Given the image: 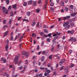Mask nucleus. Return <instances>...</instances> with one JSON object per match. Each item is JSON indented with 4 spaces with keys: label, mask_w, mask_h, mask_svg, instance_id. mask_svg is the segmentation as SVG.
Returning a JSON list of instances; mask_svg holds the SVG:
<instances>
[{
    "label": "nucleus",
    "mask_w": 77,
    "mask_h": 77,
    "mask_svg": "<svg viewBox=\"0 0 77 77\" xmlns=\"http://www.w3.org/2000/svg\"><path fill=\"white\" fill-rule=\"evenodd\" d=\"M77 41V39L75 38L74 39V37H72L69 39V41H72V44H73L74 42H75Z\"/></svg>",
    "instance_id": "obj_1"
},
{
    "label": "nucleus",
    "mask_w": 77,
    "mask_h": 77,
    "mask_svg": "<svg viewBox=\"0 0 77 77\" xmlns=\"http://www.w3.org/2000/svg\"><path fill=\"white\" fill-rule=\"evenodd\" d=\"M18 58H19L17 55H16L15 56V57L14 58V60L13 61L15 63V64H17L18 63Z\"/></svg>",
    "instance_id": "obj_2"
},
{
    "label": "nucleus",
    "mask_w": 77,
    "mask_h": 77,
    "mask_svg": "<svg viewBox=\"0 0 77 77\" xmlns=\"http://www.w3.org/2000/svg\"><path fill=\"white\" fill-rule=\"evenodd\" d=\"M51 72V71L50 70H48V68L47 67L45 68V72L47 73V74H49V73H50Z\"/></svg>",
    "instance_id": "obj_3"
},
{
    "label": "nucleus",
    "mask_w": 77,
    "mask_h": 77,
    "mask_svg": "<svg viewBox=\"0 0 77 77\" xmlns=\"http://www.w3.org/2000/svg\"><path fill=\"white\" fill-rule=\"evenodd\" d=\"M67 33H70L71 35H72L74 33V30H69L67 31Z\"/></svg>",
    "instance_id": "obj_4"
},
{
    "label": "nucleus",
    "mask_w": 77,
    "mask_h": 77,
    "mask_svg": "<svg viewBox=\"0 0 77 77\" xmlns=\"http://www.w3.org/2000/svg\"><path fill=\"white\" fill-rule=\"evenodd\" d=\"M2 9L3 10V14H5V12L6 11V9H5V7L4 6L2 7Z\"/></svg>",
    "instance_id": "obj_5"
},
{
    "label": "nucleus",
    "mask_w": 77,
    "mask_h": 77,
    "mask_svg": "<svg viewBox=\"0 0 77 77\" xmlns=\"http://www.w3.org/2000/svg\"><path fill=\"white\" fill-rule=\"evenodd\" d=\"M13 8L14 10H16L17 9V4H15L13 5Z\"/></svg>",
    "instance_id": "obj_6"
},
{
    "label": "nucleus",
    "mask_w": 77,
    "mask_h": 77,
    "mask_svg": "<svg viewBox=\"0 0 77 77\" xmlns=\"http://www.w3.org/2000/svg\"><path fill=\"white\" fill-rule=\"evenodd\" d=\"M77 12L74 13H72L70 14L71 17H75V16L76 15H77Z\"/></svg>",
    "instance_id": "obj_7"
},
{
    "label": "nucleus",
    "mask_w": 77,
    "mask_h": 77,
    "mask_svg": "<svg viewBox=\"0 0 77 77\" xmlns=\"http://www.w3.org/2000/svg\"><path fill=\"white\" fill-rule=\"evenodd\" d=\"M8 34V31H7L5 33H4V36L5 37L6 36H7Z\"/></svg>",
    "instance_id": "obj_8"
},
{
    "label": "nucleus",
    "mask_w": 77,
    "mask_h": 77,
    "mask_svg": "<svg viewBox=\"0 0 77 77\" xmlns=\"http://www.w3.org/2000/svg\"><path fill=\"white\" fill-rule=\"evenodd\" d=\"M68 25H69V24L68 22H64L63 23V27H66V26H67Z\"/></svg>",
    "instance_id": "obj_9"
},
{
    "label": "nucleus",
    "mask_w": 77,
    "mask_h": 77,
    "mask_svg": "<svg viewBox=\"0 0 77 77\" xmlns=\"http://www.w3.org/2000/svg\"><path fill=\"white\" fill-rule=\"evenodd\" d=\"M69 27H70V25H68L66 26L65 28V29H66V30H68Z\"/></svg>",
    "instance_id": "obj_10"
},
{
    "label": "nucleus",
    "mask_w": 77,
    "mask_h": 77,
    "mask_svg": "<svg viewBox=\"0 0 77 77\" xmlns=\"http://www.w3.org/2000/svg\"><path fill=\"white\" fill-rule=\"evenodd\" d=\"M8 48H9V45H7L5 46V51H8Z\"/></svg>",
    "instance_id": "obj_11"
},
{
    "label": "nucleus",
    "mask_w": 77,
    "mask_h": 77,
    "mask_svg": "<svg viewBox=\"0 0 77 77\" xmlns=\"http://www.w3.org/2000/svg\"><path fill=\"white\" fill-rule=\"evenodd\" d=\"M60 5H62V6H63L64 5H65V3H64V2H63V1H61L60 3Z\"/></svg>",
    "instance_id": "obj_12"
},
{
    "label": "nucleus",
    "mask_w": 77,
    "mask_h": 77,
    "mask_svg": "<svg viewBox=\"0 0 77 77\" xmlns=\"http://www.w3.org/2000/svg\"><path fill=\"white\" fill-rule=\"evenodd\" d=\"M30 15V12L29 11H27L26 13V15L28 17H29Z\"/></svg>",
    "instance_id": "obj_13"
},
{
    "label": "nucleus",
    "mask_w": 77,
    "mask_h": 77,
    "mask_svg": "<svg viewBox=\"0 0 77 77\" xmlns=\"http://www.w3.org/2000/svg\"><path fill=\"white\" fill-rule=\"evenodd\" d=\"M10 20L9 21L8 24L10 25V24H11V23H12V18H11V19H10Z\"/></svg>",
    "instance_id": "obj_14"
},
{
    "label": "nucleus",
    "mask_w": 77,
    "mask_h": 77,
    "mask_svg": "<svg viewBox=\"0 0 77 77\" xmlns=\"http://www.w3.org/2000/svg\"><path fill=\"white\" fill-rule=\"evenodd\" d=\"M9 41L8 39L6 40L5 42V44L7 45H8V44H9Z\"/></svg>",
    "instance_id": "obj_15"
},
{
    "label": "nucleus",
    "mask_w": 77,
    "mask_h": 77,
    "mask_svg": "<svg viewBox=\"0 0 77 77\" xmlns=\"http://www.w3.org/2000/svg\"><path fill=\"white\" fill-rule=\"evenodd\" d=\"M25 55L26 57H29V53H25Z\"/></svg>",
    "instance_id": "obj_16"
},
{
    "label": "nucleus",
    "mask_w": 77,
    "mask_h": 77,
    "mask_svg": "<svg viewBox=\"0 0 77 77\" xmlns=\"http://www.w3.org/2000/svg\"><path fill=\"white\" fill-rule=\"evenodd\" d=\"M44 60V56H42L41 58V61L43 62Z\"/></svg>",
    "instance_id": "obj_17"
},
{
    "label": "nucleus",
    "mask_w": 77,
    "mask_h": 77,
    "mask_svg": "<svg viewBox=\"0 0 77 77\" xmlns=\"http://www.w3.org/2000/svg\"><path fill=\"white\" fill-rule=\"evenodd\" d=\"M68 10H69V8L67 7H66L64 8V11H67Z\"/></svg>",
    "instance_id": "obj_18"
},
{
    "label": "nucleus",
    "mask_w": 77,
    "mask_h": 77,
    "mask_svg": "<svg viewBox=\"0 0 77 77\" xmlns=\"http://www.w3.org/2000/svg\"><path fill=\"white\" fill-rule=\"evenodd\" d=\"M74 66H75L74 64L71 63V66H70V68H73Z\"/></svg>",
    "instance_id": "obj_19"
},
{
    "label": "nucleus",
    "mask_w": 77,
    "mask_h": 77,
    "mask_svg": "<svg viewBox=\"0 0 77 77\" xmlns=\"http://www.w3.org/2000/svg\"><path fill=\"white\" fill-rule=\"evenodd\" d=\"M33 4L34 6H36V1H34L33 2Z\"/></svg>",
    "instance_id": "obj_20"
},
{
    "label": "nucleus",
    "mask_w": 77,
    "mask_h": 77,
    "mask_svg": "<svg viewBox=\"0 0 77 77\" xmlns=\"http://www.w3.org/2000/svg\"><path fill=\"white\" fill-rule=\"evenodd\" d=\"M14 16V13H13V11H12L11 13L10 14V16H11V17H13Z\"/></svg>",
    "instance_id": "obj_21"
},
{
    "label": "nucleus",
    "mask_w": 77,
    "mask_h": 77,
    "mask_svg": "<svg viewBox=\"0 0 77 77\" xmlns=\"http://www.w3.org/2000/svg\"><path fill=\"white\" fill-rule=\"evenodd\" d=\"M33 2V1L32 0L29 1L28 3V5H31V4H32V2Z\"/></svg>",
    "instance_id": "obj_22"
},
{
    "label": "nucleus",
    "mask_w": 77,
    "mask_h": 77,
    "mask_svg": "<svg viewBox=\"0 0 77 77\" xmlns=\"http://www.w3.org/2000/svg\"><path fill=\"white\" fill-rule=\"evenodd\" d=\"M52 48H51V51L53 52L54 50V47L52 45Z\"/></svg>",
    "instance_id": "obj_23"
},
{
    "label": "nucleus",
    "mask_w": 77,
    "mask_h": 77,
    "mask_svg": "<svg viewBox=\"0 0 77 77\" xmlns=\"http://www.w3.org/2000/svg\"><path fill=\"white\" fill-rule=\"evenodd\" d=\"M65 73H68V69L67 68H66L65 70Z\"/></svg>",
    "instance_id": "obj_24"
},
{
    "label": "nucleus",
    "mask_w": 77,
    "mask_h": 77,
    "mask_svg": "<svg viewBox=\"0 0 77 77\" xmlns=\"http://www.w3.org/2000/svg\"><path fill=\"white\" fill-rule=\"evenodd\" d=\"M71 27H74L75 26L74 23L72 22L71 23Z\"/></svg>",
    "instance_id": "obj_25"
},
{
    "label": "nucleus",
    "mask_w": 77,
    "mask_h": 77,
    "mask_svg": "<svg viewBox=\"0 0 77 77\" xmlns=\"http://www.w3.org/2000/svg\"><path fill=\"white\" fill-rule=\"evenodd\" d=\"M70 7L71 9H73V8H74V5H71L70 6Z\"/></svg>",
    "instance_id": "obj_26"
},
{
    "label": "nucleus",
    "mask_w": 77,
    "mask_h": 77,
    "mask_svg": "<svg viewBox=\"0 0 77 77\" xmlns=\"http://www.w3.org/2000/svg\"><path fill=\"white\" fill-rule=\"evenodd\" d=\"M6 3H7V5H8L9 4V0H6Z\"/></svg>",
    "instance_id": "obj_27"
},
{
    "label": "nucleus",
    "mask_w": 77,
    "mask_h": 77,
    "mask_svg": "<svg viewBox=\"0 0 77 77\" xmlns=\"http://www.w3.org/2000/svg\"><path fill=\"white\" fill-rule=\"evenodd\" d=\"M44 31L45 32V33H48V31L46 29H44Z\"/></svg>",
    "instance_id": "obj_28"
},
{
    "label": "nucleus",
    "mask_w": 77,
    "mask_h": 77,
    "mask_svg": "<svg viewBox=\"0 0 77 77\" xmlns=\"http://www.w3.org/2000/svg\"><path fill=\"white\" fill-rule=\"evenodd\" d=\"M65 59H63L61 60V62H62L63 63H65Z\"/></svg>",
    "instance_id": "obj_29"
},
{
    "label": "nucleus",
    "mask_w": 77,
    "mask_h": 77,
    "mask_svg": "<svg viewBox=\"0 0 77 77\" xmlns=\"http://www.w3.org/2000/svg\"><path fill=\"white\" fill-rule=\"evenodd\" d=\"M56 40L53 39L52 40V44H53V45H54V44H55V43H56Z\"/></svg>",
    "instance_id": "obj_30"
},
{
    "label": "nucleus",
    "mask_w": 77,
    "mask_h": 77,
    "mask_svg": "<svg viewBox=\"0 0 77 77\" xmlns=\"http://www.w3.org/2000/svg\"><path fill=\"white\" fill-rule=\"evenodd\" d=\"M51 6H54V2H52L50 4Z\"/></svg>",
    "instance_id": "obj_31"
},
{
    "label": "nucleus",
    "mask_w": 77,
    "mask_h": 77,
    "mask_svg": "<svg viewBox=\"0 0 77 77\" xmlns=\"http://www.w3.org/2000/svg\"><path fill=\"white\" fill-rule=\"evenodd\" d=\"M23 5L24 6H27V2H25L23 4Z\"/></svg>",
    "instance_id": "obj_32"
},
{
    "label": "nucleus",
    "mask_w": 77,
    "mask_h": 77,
    "mask_svg": "<svg viewBox=\"0 0 77 77\" xmlns=\"http://www.w3.org/2000/svg\"><path fill=\"white\" fill-rule=\"evenodd\" d=\"M35 24H36V22H33L31 24V25H32V26H35Z\"/></svg>",
    "instance_id": "obj_33"
},
{
    "label": "nucleus",
    "mask_w": 77,
    "mask_h": 77,
    "mask_svg": "<svg viewBox=\"0 0 77 77\" xmlns=\"http://www.w3.org/2000/svg\"><path fill=\"white\" fill-rule=\"evenodd\" d=\"M59 38V36H56V37H54V40H56L57 39Z\"/></svg>",
    "instance_id": "obj_34"
},
{
    "label": "nucleus",
    "mask_w": 77,
    "mask_h": 77,
    "mask_svg": "<svg viewBox=\"0 0 77 77\" xmlns=\"http://www.w3.org/2000/svg\"><path fill=\"white\" fill-rule=\"evenodd\" d=\"M63 63L62 61H60L59 62V65L61 66L63 64Z\"/></svg>",
    "instance_id": "obj_35"
},
{
    "label": "nucleus",
    "mask_w": 77,
    "mask_h": 77,
    "mask_svg": "<svg viewBox=\"0 0 77 77\" xmlns=\"http://www.w3.org/2000/svg\"><path fill=\"white\" fill-rule=\"evenodd\" d=\"M43 27L44 28H46V29L48 28V26L47 25H44Z\"/></svg>",
    "instance_id": "obj_36"
},
{
    "label": "nucleus",
    "mask_w": 77,
    "mask_h": 77,
    "mask_svg": "<svg viewBox=\"0 0 77 77\" xmlns=\"http://www.w3.org/2000/svg\"><path fill=\"white\" fill-rule=\"evenodd\" d=\"M44 33L43 32H41L39 33V34H40L41 35H43Z\"/></svg>",
    "instance_id": "obj_37"
},
{
    "label": "nucleus",
    "mask_w": 77,
    "mask_h": 77,
    "mask_svg": "<svg viewBox=\"0 0 77 77\" xmlns=\"http://www.w3.org/2000/svg\"><path fill=\"white\" fill-rule=\"evenodd\" d=\"M7 27H8V26L7 25H5L4 26L3 28L4 29H6L7 28Z\"/></svg>",
    "instance_id": "obj_38"
},
{
    "label": "nucleus",
    "mask_w": 77,
    "mask_h": 77,
    "mask_svg": "<svg viewBox=\"0 0 77 77\" xmlns=\"http://www.w3.org/2000/svg\"><path fill=\"white\" fill-rule=\"evenodd\" d=\"M52 55H51L49 57V59H52Z\"/></svg>",
    "instance_id": "obj_39"
},
{
    "label": "nucleus",
    "mask_w": 77,
    "mask_h": 77,
    "mask_svg": "<svg viewBox=\"0 0 77 77\" xmlns=\"http://www.w3.org/2000/svg\"><path fill=\"white\" fill-rule=\"evenodd\" d=\"M47 41L48 42H49L50 41V39L49 38H48L47 39Z\"/></svg>",
    "instance_id": "obj_40"
},
{
    "label": "nucleus",
    "mask_w": 77,
    "mask_h": 77,
    "mask_svg": "<svg viewBox=\"0 0 77 77\" xmlns=\"http://www.w3.org/2000/svg\"><path fill=\"white\" fill-rule=\"evenodd\" d=\"M37 50H39V45H37Z\"/></svg>",
    "instance_id": "obj_41"
},
{
    "label": "nucleus",
    "mask_w": 77,
    "mask_h": 77,
    "mask_svg": "<svg viewBox=\"0 0 77 77\" xmlns=\"http://www.w3.org/2000/svg\"><path fill=\"white\" fill-rule=\"evenodd\" d=\"M25 53L24 52H22L21 53V54L22 55H25Z\"/></svg>",
    "instance_id": "obj_42"
},
{
    "label": "nucleus",
    "mask_w": 77,
    "mask_h": 77,
    "mask_svg": "<svg viewBox=\"0 0 77 77\" xmlns=\"http://www.w3.org/2000/svg\"><path fill=\"white\" fill-rule=\"evenodd\" d=\"M32 63H33V64L34 66H35V63H36V61H35V60L33 61V62Z\"/></svg>",
    "instance_id": "obj_43"
},
{
    "label": "nucleus",
    "mask_w": 77,
    "mask_h": 77,
    "mask_svg": "<svg viewBox=\"0 0 77 77\" xmlns=\"http://www.w3.org/2000/svg\"><path fill=\"white\" fill-rule=\"evenodd\" d=\"M44 68H45L44 67H40V69H41V70H44Z\"/></svg>",
    "instance_id": "obj_44"
},
{
    "label": "nucleus",
    "mask_w": 77,
    "mask_h": 77,
    "mask_svg": "<svg viewBox=\"0 0 77 77\" xmlns=\"http://www.w3.org/2000/svg\"><path fill=\"white\" fill-rule=\"evenodd\" d=\"M47 63V60H45L43 63V65H45Z\"/></svg>",
    "instance_id": "obj_45"
},
{
    "label": "nucleus",
    "mask_w": 77,
    "mask_h": 77,
    "mask_svg": "<svg viewBox=\"0 0 77 77\" xmlns=\"http://www.w3.org/2000/svg\"><path fill=\"white\" fill-rule=\"evenodd\" d=\"M41 65V62H39L38 63V65L39 66H40Z\"/></svg>",
    "instance_id": "obj_46"
},
{
    "label": "nucleus",
    "mask_w": 77,
    "mask_h": 77,
    "mask_svg": "<svg viewBox=\"0 0 77 77\" xmlns=\"http://www.w3.org/2000/svg\"><path fill=\"white\" fill-rule=\"evenodd\" d=\"M72 22V20H69V24L71 23V22Z\"/></svg>",
    "instance_id": "obj_47"
},
{
    "label": "nucleus",
    "mask_w": 77,
    "mask_h": 77,
    "mask_svg": "<svg viewBox=\"0 0 77 77\" xmlns=\"http://www.w3.org/2000/svg\"><path fill=\"white\" fill-rule=\"evenodd\" d=\"M48 67H50V63H48L47 64Z\"/></svg>",
    "instance_id": "obj_48"
},
{
    "label": "nucleus",
    "mask_w": 77,
    "mask_h": 77,
    "mask_svg": "<svg viewBox=\"0 0 77 77\" xmlns=\"http://www.w3.org/2000/svg\"><path fill=\"white\" fill-rule=\"evenodd\" d=\"M63 69V66H62L60 68V71H62Z\"/></svg>",
    "instance_id": "obj_49"
},
{
    "label": "nucleus",
    "mask_w": 77,
    "mask_h": 77,
    "mask_svg": "<svg viewBox=\"0 0 77 77\" xmlns=\"http://www.w3.org/2000/svg\"><path fill=\"white\" fill-rule=\"evenodd\" d=\"M66 17L67 18V19H68V18H69L71 17V16H67Z\"/></svg>",
    "instance_id": "obj_50"
},
{
    "label": "nucleus",
    "mask_w": 77,
    "mask_h": 77,
    "mask_svg": "<svg viewBox=\"0 0 77 77\" xmlns=\"http://www.w3.org/2000/svg\"><path fill=\"white\" fill-rule=\"evenodd\" d=\"M41 2H42V1H41V0H39L38 1V4H40V3H41Z\"/></svg>",
    "instance_id": "obj_51"
},
{
    "label": "nucleus",
    "mask_w": 77,
    "mask_h": 77,
    "mask_svg": "<svg viewBox=\"0 0 77 77\" xmlns=\"http://www.w3.org/2000/svg\"><path fill=\"white\" fill-rule=\"evenodd\" d=\"M21 63V61H20L19 62V63H18V65H20V64Z\"/></svg>",
    "instance_id": "obj_52"
},
{
    "label": "nucleus",
    "mask_w": 77,
    "mask_h": 77,
    "mask_svg": "<svg viewBox=\"0 0 77 77\" xmlns=\"http://www.w3.org/2000/svg\"><path fill=\"white\" fill-rule=\"evenodd\" d=\"M21 17H19L18 19V21H20V20H21Z\"/></svg>",
    "instance_id": "obj_53"
},
{
    "label": "nucleus",
    "mask_w": 77,
    "mask_h": 77,
    "mask_svg": "<svg viewBox=\"0 0 77 77\" xmlns=\"http://www.w3.org/2000/svg\"><path fill=\"white\" fill-rule=\"evenodd\" d=\"M54 25H52L50 27V29H53V27H54Z\"/></svg>",
    "instance_id": "obj_54"
},
{
    "label": "nucleus",
    "mask_w": 77,
    "mask_h": 77,
    "mask_svg": "<svg viewBox=\"0 0 77 77\" xmlns=\"http://www.w3.org/2000/svg\"><path fill=\"white\" fill-rule=\"evenodd\" d=\"M69 1V0H65V3H67Z\"/></svg>",
    "instance_id": "obj_55"
},
{
    "label": "nucleus",
    "mask_w": 77,
    "mask_h": 77,
    "mask_svg": "<svg viewBox=\"0 0 77 77\" xmlns=\"http://www.w3.org/2000/svg\"><path fill=\"white\" fill-rule=\"evenodd\" d=\"M20 35H21V34L20 33L18 34V35H17L18 38H20Z\"/></svg>",
    "instance_id": "obj_56"
},
{
    "label": "nucleus",
    "mask_w": 77,
    "mask_h": 77,
    "mask_svg": "<svg viewBox=\"0 0 77 77\" xmlns=\"http://www.w3.org/2000/svg\"><path fill=\"white\" fill-rule=\"evenodd\" d=\"M56 36H57V34H54L53 35V36L54 37Z\"/></svg>",
    "instance_id": "obj_57"
},
{
    "label": "nucleus",
    "mask_w": 77,
    "mask_h": 77,
    "mask_svg": "<svg viewBox=\"0 0 77 77\" xmlns=\"http://www.w3.org/2000/svg\"><path fill=\"white\" fill-rule=\"evenodd\" d=\"M56 56L57 57V59H60V57H59V56L57 55H56Z\"/></svg>",
    "instance_id": "obj_58"
},
{
    "label": "nucleus",
    "mask_w": 77,
    "mask_h": 77,
    "mask_svg": "<svg viewBox=\"0 0 77 77\" xmlns=\"http://www.w3.org/2000/svg\"><path fill=\"white\" fill-rule=\"evenodd\" d=\"M57 35H58V36H59V35H60V33H59V32H57Z\"/></svg>",
    "instance_id": "obj_59"
},
{
    "label": "nucleus",
    "mask_w": 77,
    "mask_h": 77,
    "mask_svg": "<svg viewBox=\"0 0 77 77\" xmlns=\"http://www.w3.org/2000/svg\"><path fill=\"white\" fill-rule=\"evenodd\" d=\"M36 12L37 13L39 12V9H38L37 10H36Z\"/></svg>",
    "instance_id": "obj_60"
},
{
    "label": "nucleus",
    "mask_w": 77,
    "mask_h": 77,
    "mask_svg": "<svg viewBox=\"0 0 77 77\" xmlns=\"http://www.w3.org/2000/svg\"><path fill=\"white\" fill-rule=\"evenodd\" d=\"M43 36L44 37H45V38H47V37H48V35H44Z\"/></svg>",
    "instance_id": "obj_61"
},
{
    "label": "nucleus",
    "mask_w": 77,
    "mask_h": 77,
    "mask_svg": "<svg viewBox=\"0 0 77 77\" xmlns=\"http://www.w3.org/2000/svg\"><path fill=\"white\" fill-rule=\"evenodd\" d=\"M19 69L20 70H21V69H23V66H21V67H19Z\"/></svg>",
    "instance_id": "obj_62"
},
{
    "label": "nucleus",
    "mask_w": 77,
    "mask_h": 77,
    "mask_svg": "<svg viewBox=\"0 0 77 77\" xmlns=\"http://www.w3.org/2000/svg\"><path fill=\"white\" fill-rule=\"evenodd\" d=\"M38 75L39 77H42V74H40L39 75Z\"/></svg>",
    "instance_id": "obj_63"
},
{
    "label": "nucleus",
    "mask_w": 77,
    "mask_h": 77,
    "mask_svg": "<svg viewBox=\"0 0 77 77\" xmlns=\"http://www.w3.org/2000/svg\"><path fill=\"white\" fill-rule=\"evenodd\" d=\"M3 63H6V59H5L3 60Z\"/></svg>",
    "instance_id": "obj_64"
}]
</instances>
